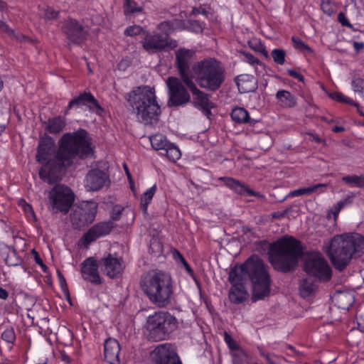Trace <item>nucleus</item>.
Returning a JSON list of instances; mask_svg holds the SVG:
<instances>
[{
  "instance_id": "1",
  "label": "nucleus",
  "mask_w": 364,
  "mask_h": 364,
  "mask_svg": "<svg viewBox=\"0 0 364 364\" xmlns=\"http://www.w3.org/2000/svg\"><path fill=\"white\" fill-rule=\"evenodd\" d=\"M93 152L92 139L82 129L62 136L59 150L53 159L50 157L55 153L54 142L50 137L42 138L36 158L39 163L48 161L40 169L39 176L46 183H55L60 181L65 167L71 165L77 157L84 159L92 156Z\"/></svg>"
},
{
  "instance_id": "2",
  "label": "nucleus",
  "mask_w": 364,
  "mask_h": 364,
  "mask_svg": "<svg viewBox=\"0 0 364 364\" xmlns=\"http://www.w3.org/2000/svg\"><path fill=\"white\" fill-rule=\"evenodd\" d=\"M238 277L245 282H251L253 301L262 299L269 294L271 278L268 266L258 256L252 255L244 264L231 269L230 279L235 281L238 279Z\"/></svg>"
},
{
  "instance_id": "3",
  "label": "nucleus",
  "mask_w": 364,
  "mask_h": 364,
  "mask_svg": "<svg viewBox=\"0 0 364 364\" xmlns=\"http://www.w3.org/2000/svg\"><path fill=\"white\" fill-rule=\"evenodd\" d=\"M326 254L333 267L343 271L351 259L364 255V236L357 232L335 235L326 246Z\"/></svg>"
},
{
  "instance_id": "4",
  "label": "nucleus",
  "mask_w": 364,
  "mask_h": 364,
  "mask_svg": "<svg viewBox=\"0 0 364 364\" xmlns=\"http://www.w3.org/2000/svg\"><path fill=\"white\" fill-rule=\"evenodd\" d=\"M127 101L139 122L146 126H154L159 122L161 111L154 87H138L129 94Z\"/></svg>"
},
{
  "instance_id": "5",
  "label": "nucleus",
  "mask_w": 364,
  "mask_h": 364,
  "mask_svg": "<svg viewBox=\"0 0 364 364\" xmlns=\"http://www.w3.org/2000/svg\"><path fill=\"white\" fill-rule=\"evenodd\" d=\"M302 255L301 242L292 237H283L272 243L268 251L269 261L274 269L283 273L294 269Z\"/></svg>"
},
{
  "instance_id": "6",
  "label": "nucleus",
  "mask_w": 364,
  "mask_h": 364,
  "mask_svg": "<svg viewBox=\"0 0 364 364\" xmlns=\"http://www.w3.org/2000/svg\"><path fill=\"white\" fill-rule=\"evenodd\" d=\"M140 287L155 306L164 308L171 304L173 290L169 274L160 270H151L141 277Z\"/></svg>"
},
{
  "instance_id": "7",
  "label": "nucleus",
  "mask_w": 364,
  "mask_h": 364,
  "mask_svg": "<svg viewBox=\"0 0 364 364\" xmlns=\"http://www.w3.org/2000/svg\"><path fill=\"white\" fill-rule=\"evenodd\" d=\"M195 80L200 87L215 92L220 89L225 79V71L215 58L198 61L192 67Z\"/></svg>"
},
{
  "instance_id": "8",
  "label": "nucleus",
  "mask_w": 364,
  "mask_h": 364,
  "mask_svg": "<svg viewBox=\"0 0 364 364\" xmlns=\"http://www.w3.org/2000/svg\"><path fill=\"white\" fill-rule=\"evenodd\" d=\"M178 327L175 316L167 311H158L148 316L144 326V334L151 341L166 339Z\"/></svg>"
},
{
  "instance_id": "9",
  "label": "nucleus",
  "mask_w": 364,
  "mask_h": 364,
  "mask_svg": "<svg viewBox=\"0 0 364 364\" xmlns=\"http://www.w3.org/2000/svg\"><path fill=\"white\" fill-rule=\"evenodd\" d=\"M97 204L94 201H84L74 206L70 214V220L74 229L82 230L95 218Z\"/></svg>"
},
{
  "instance_id": "10",
  "label": "nucleus",
  "mask_w": 364,
  "mask_h": 364,
  "mask_svg": "<svg viewBox=\"0 0 364 364\" xmlns=\"http://www.w3.org/2000/svg\"><path fill=\"white\" fill-rule=\"evenodd\" d=\"M166 82L168 89V107L182 106L190 102L191 95L181 78L168 77Z\"/></svg>"
},
{
  "instance_id": "11",
  "label": "nucleus",
  "mask_w": 364,
  "mask_h": 364,
  "mask_svg": "<svg viewBox=\"0 0 364 364\" xmlns=\"http://www.w3.org/2000/svg\"><path fill=\"white\" fill-rule=\"evenodd\" d=\"M304 269L309 275L328 281L331 279V268L327 262L317 253L311 254L305 259Z\"/></svg>"
},
{
  "instance_id": "12",
  "label": "nucleus",
  "mask_w": 364,
  "mask_h": 364,
  "mask_svg": "<svg viewBox=\"0 0 364 364\" xmlns=\"http://www.w3.org/2000/svg\"><path fill=\"white\" fill-rule=\"evenodd\" d=\"M60 23V31L69 41V47L72 44H81L87 39V31L76 19L68 18Z\"/></svg>"
},
{
  "instance_id": "13",
  "label": "nucleus",
  "mask_w": 364,
  "mask_h": 364,
  "mask_svg": "<svg viewBox=\"0 0 364 364\" xmlns=\"http://www.w3.org/2000/svg\"><path fill=\"white\" fill-rule=\"evenodd\" d=\"M52 199V210L67 213L74 202V194L70 188L58 185L50 193Z\"/></svg>"
},
{
  "instance_id": "14",
  "label": "nucleus",
  "mask_w": 364,
  "mask_h": 364,
  "mask_svg": "<svg viewBox=\"0 0 364 364\" xmlns=\"http://www.w3.org/2000/svg\"><path fill=\"white\" fill-rule=\"evenodd\" d=\"M177 42L161 34H147L142 41L144 49L149 53L168 51L177 47Z\"/></svg>"
},
{
  "instance_id": "15",
  "label": "nucleus",
  "mask_w": 364,
  "mask_h": 364,
  "mask_svg": "<svg viewBox=\"0 0 364 364\" xmlns=\"http://www.w3.org/2000/svg\"><path fill=\"white\" fill-rule=\"evenodd\" d=\"M82 106H85L90 112H95L97 114H101L103 112V109L94 95L90 92L85 91L69 102L64 114H68L73 107L79 108Z\"/></svg>"
},
{
  "instance_id": "16",
  "label": "nucleus",
  "mask_w": 364,
  "mask_h": 364,
  "mask_svg": "<svg viewBox=\"0 0 364 364\" xmlns=\"http://www.w3.org/2000/svg\"><path fill=\"white\" fill-rule=\"evenodd\" d=\"M152 353L155 364H182L175 348L170 343L159 345Z\"/></svg>"
},
{
  "instance_id": "17",
  "label": "nucleus",
  "mask_w": 364,
  "mask_h": 364,
  "mask_svg": "<svg viewBox=\"0 0 364 364\" xmlns=\"http://www.w3.org/2000/svg\"><path fill=\"white\" fill-rule=\"evenodd\" d=\"M194 55L192 50L180 48L176 52V67L178 70L179 76L184 84L188 80H193L189 75L191 59Z\"/></svg>"
},
{
  "instance_id": "18",
  "label": "nucleus",
  "mask_w": 364,
  "mask_h": 364,
  "mask_svg": "<svg viewBox=\"0 0 364 364\" xmlns=\"http://www.w3.org/2000/svg\"><path fill=\"white\" fill-rule=\"evenodd\" d=\"M99 264L101 270L112 279L119 277L124 268L122 259L114 257L111 254L102 258L99 261Z\"/></svg>"
},
{
  "instance_id": "19",
  "label": "nucleus",
  "mask_w": 364,
  "mask_h": 364,
  "mask_svg": "<svg viewBox=\"0 0 364 364\" xmlns=\"http://www.w3.org/2000/svg\"><path fill=\"white\" fill-rule=\"evenodd\" d=\"M185 85L194 96L195 106L202 109L205 114H209L213 107V103L210 101V95L198 89L193 80H188Z\"/></svg>"
},
{
  "instance_id": "20",
  "label": "nucleus",
  "mask_w": 364,
  "mask_h": 364,
  "mask_svg": "<svg viewBox=\"0 0 364 364\" xmlns=\"http://www.w3.org/2000/svg\"><path fill=\"white\" fill-rule=\"evenodd\" d=\"M99 262L94 257H88L81 264V274L82 278L92 284H102V279L98 272Z\"/></svg>"
},
{
  "instance_id": "21",
  "label": "nucleus",
  "mask_w": 364,
  "mask_h": 364,
  "mask_svg": "<svg viewBox=\"0 0 364 364\" xmlns=\"http://www.w3.org/2000/svg\"><path fill=\"white\" fill-rule=\"evenodd\" d=\"M113 228L114 223L112 221L99 223L95 225L83 235L82 240L84 246L87 247L97 238L108 235Z\"/></svg>"
},
{
  "instance_id": "22",
  "label": "nucleus",
  "mask_w": 364,
  "mask_h": 364,
  "mask_svg": "<svg viewBox=\"0 0 364 364\" xmlns=\"http://www.w3.org/2000/svg\"><path fill=\"white\" fill-rule=\"evenodd\" d=\"M108 180L107 174L100 169L90 170L85 177V188L89 191H97L101 189Z\"/></svg>"
},
{
  "instance_id": "23",
  "label": "nucleus",
  "mask_w": 364,
  "mask_h": 364,
  "mask_svg": "<svg viewBox=\"0 0 364 364\" xmlns=\"http://www.w3.org/2000/svg\"><path fill=\"white\" fill-rule=\"evenodd\" d=\"M240 279V277H238ZM229 282L232 284V287L229 291V299L234 304H240L247 299L248 293L244 287L245 282L244 279H237L232 281L228 277Z\"/></svg>"
},
{
  "instance_id": "24",
  "label": "nucleus",
  "mask_w": 364,
  "mask_h": 364,
  "mask_svg": "<svg viewBox=\"0 0 364 364\" xmlns=\"http://www.w3.org/2000/svg\"><path fill=\"white\" fill-rule=\"evenodd\" d=\"M120 346L118 341L112 338L107 339L104 344L105 359L109 364H119Z\"/></svg>"
},
{
  "instance_id": "25",
  "label": "nucleus",
  "mask_w": 364,
  "mask_h": 364,
  "mask_svg": "<svg viewBox=\"0 0 364 364\" xmlns=\"http://www.w3.org/2000/svg\"><path fill=\"white\" fill-rule=\"evenodd\" d=\"M236 83L241 92H250L257 88L255 78L250 75H241L237 76Z\"/></svg>"
},
{
  "instance_id": "26",
  "label": "nucleus",
  "mask_w": 364,
  "mask_h": 364,
  "mask_svg": "<svg viewBox=\"0 0 364 364\" xmlns=\"http://www.w3.org/2000/svg\"><path fill=\"white\" fill-rule=\"evenodd\" d=\"M277 104L283 108H291L296 106L295 97L289 91L280 90L276 94Z\"/></svg>"
},
{
  "instance_id": "27",
  "label": "nucleus",
  "mask_w": 364,
  "mask_h": 364,
  "mask_svg": "<svg viewBox=\"0 0 364 364\" xmlns=\"http://www.w3.org/2000/svg\"><path fill=\"white\" fill-rule=\"evenodd\" d=\"M317 289V280L314 277H307L301 281L299 292L303 298H307L313 294Z\"/></svg>"
},
{
  "instance_id": "28",
  "label": "nucleus",
  "mask_w": 364,
  "mask_h": 364,
  "mask_svg": "<svg viewBox=\"0 0 364 364\" xmlns=\"http://www.w3.org/2000/svg\"><path fill=\"white\" fill-rule=\"evenodd\" d=\"M225 184L241 195L256 196V193L250 189L245 183H242L232 178H223Z\"/></svg>"
},
{
  "instance_id": "29",
  "label": "nucleus",
  "mask_w": 364,
  "mask_h": 364,
  "mask_svg": "<svg viewBox=\"0 0 364 364\" xmlns=\"http://www.w3.org/2000/svg\"><path fill=\"white\" fill-rule=\"evenodd\" d=\"M232 119L239 124H252L253 120L249 116L247 111L243 107H235L231 112Z\"/></svg>"
},
{
  "instance_id": "30",
  "label": "nucleus",
  "mask_w": 364,
  "mask_h": 364,
  "mask_svg": "<svg viewBox=\"0 0 364 364\" xmlns=\"http://www.w3.org/2000/svg\"><path fill=\"white\" fill-rule=\"evenodd\" d=\"M355 197V193H350L348 194L345 198L338 201L333 208L328 213L327 218H331V215L333 216L334 220H336L339 212L341 209L348 205H350L353 203V198Z\"/></svg>"
},
{
  "instance_id": "31",
  "label": "nucleus",
  "mask_w": 364,
  "mask_h": 364,
  "mask_svg": "<svg viewBox=\"0 0 364 364\" xmlns=\"http://www.w3.org/2000/svg\"><path fill=\"white\" fill-rule=\"evenodd\" d=\"M65 124V119L58 116L48 119L46 129L50 134H58L63 129Z\"/></svg>"
},
{
  "instance_id": "32",
  "label": "nucleus",
  "mask_w": 364,
  "mask_h": 364,
  "mask_svg": "<svg viewBox=\"0 0 364 364\" xmlns=\"http://www.w3.org/2000/svg\"><path fill=\"white\" fill-rule=\"evenodd\" d=\"M151 146L155 150L164 151L166 148L168 146L170 142L166 139V137L161 134H156L149 137Z\"/></svg>"
},
{
  "instance_id": "33",
  "label": "nucleus",
  "mask_w": 364,
  "mask_h": 364,
  "mask_svg": "<svg viewBox=\"0 0 364 364\" xmlns=\"http://www.w3.org/2000/svg\"><path fill=\"white\" fill-rule=\"evenodd\" d=\"M341 180L351 187L364 188V175H347L343 176Z\"/></svg>"
},
{
  "instance_id": "34",
  "label": "nucleus",
  "mask_w": 364,
  "mask_h": 364,
  "mask_svg": "<svg viewBox=\"0 0 364 364\" xmlns=\"http://www.w3.org/2000/svg\"><path fill=\"white\" fill-rule=\"evenodd\" d=\"M156 187L153 186L148 189L141 197V208L144 213H146L148 205L151 201L153 196L156 192Z\"/></svg>"
},
{
  "instance_id": "35",
  "label": "nucleus",
  "mask_w": 364,
  "mask_h": 364,
  "mask_svg": "<svg viewBox=\"0 0 364 364\" xmlns=\"http://www.w3.org/2000/svg\"><path fill=\"white\" fill-rule=\"evenodd\" d=\"M162 155L166 156L170 161H176L181 157V152L178 148L173 144L170 143L166 148Z\"/></svg>"
},
{
  "instance_id": "36",
  "label": "nucleus",
  "mask_w": 364,
  "mask_h": 364,
  "mask_svg": "<svg viewBox=\"0 0 364 364\" xmlns=\"http://www.w3.org/2000/svg\"><path fill=\"white\" fill-rule=\"evenodd\" d=\"M335 296L339 308L348 309L353 303V298L349 294L338 293Z\"/></svg>"
},
{
  "instance_id": "37",
  "label": "nucleus",
  "mask_w": 364,
  "mask_h": 364,
  "mask_svg": "<svg viewBox=\"0 0 364 364\" xmlns=\"http://www.w3.org/2000/svg\"><path fill=\"white\" fill-rule=\"evenodd\" d=\"M179 23L180 22L177 20L164 21L158 26V28L164 33V34H163L164 36L168 37V34L175 30L179 26Z\"/></svg>"
},
{
  "instance_id": "38",
  "label": "nucleus",
  "mask_w": 364,
  "mask_h": 364,
  "mask_svg": "<svg viewBox=\"0 0 364 364\" xmlns=\"http://www.w3.org/2000/svg\"><path fill=\"white\" fill-rule=\"evenodd\" d=\"M124 11L126 16L133 15L140 13L142 8L139 6L135 1L131 0H124Z\"/></svg>"
},
{
  "instance_id": "39",
  "label": "nucleus",
  "mask_w": 364,
  "mask_h": 364,
  "mask_svg": "<svg viewBox=\"0 0 364 364\" xmlns=\"http://www.w3.org/2000/svg\"><path fill=\"white\" fill-rule=\"evenodd\" d=\"M233 364H250V358L244 350H237L232 352Z\"/></svg>"
},
{
  "instance_id": "40",
  "label": "nucleus",
  "mask_w": 364,
  "mask_h": 364,
  "mask_svg": "<svg viewBox=\"0 0 364 364\" xmlns=\"http://www.w3.org/2000/svg\"><path fill=\"white\" fill-rule=\"evenodd\" d=\"M5 262L9 266H18L21 264L22 259L18 255L17 252L13 249L8 253Z\"/></svg>"
},
{
  "instance_id": "41",
  "label": "nucleus",
  "mask_w": 364,
  "mask_h": 364,
  "mask_svg": "<svg viewBox=\"0 0 364 364\" xmlns=\"http://www.w3.org/2000/svg\"><path fill=\"white\" fill-rule=\"evenodd\" d=\"M150 253L154 256H159L163 252V245L158 238H152L149 245Z\"/></svg>"
},
{
  "instance_id": "42",
  "label": "nucleus",
  "mask_w": 364,
  "mask_h": 364,
  "mask_svg": "<svg viewBox=\"0 0 364 364\" xmlns=\"http://www.w3.org/2000/svg\"><path fill=\"white\" fill-rule=\"evenodd\" d=\"M285 55L286 53L282 49L275 48L272 51V57L274 61L279 65H283L284 63Z\"/></svg>"
},
{
  "instance_id": "43",
  "label": "nucleus",
  "mask_w": 364,
  "mask_h": 364,
  "mask_svg": "<svg viewBox=\"0 0 364 364\" xmlns=\"http://www.w3.org/2000/svg\"><path fill=\"white\" fill-rule=\"evenodd\" d=\"M291 41L296 49L299 50H307L309 52L312 51L311 48L308 45L305 44L304 42L298 37L292 36Z\"/></svg>"
},
{
  "instance_id": "44",
  "label": "nucleus",
  "mask_w": 364,
  "mask_h": 364,
  "mask_svg": "<svg viewBox=\"0 0 364 364\" xmlns=\"http://www.w3.org/2000/svg\"><path fill=\"white\" fill-rule=\"evenodd\" d=\"M355 92H359L364 97V79L355 78L351 82Z\"/></svg>"
},
{
  "instance_id": "45",
  "label": "nucleus",
  "mask_w": 364,
  "mask_h": 364,
  "mask_svg": "<svg viewBox=\"0 0 364 364\" xmlns=\"http://www.w3.org/2000/svg\"><path fill=\"white\" fill-rule=\"evenodd\" d=\"M59 11L50 7H48L44 11V18L46 21H55L59 18Z\"/></svg>"
},
{
  "instance_id": "46",
  "label": "nucleus",
  "mask_w": 364,
  "mask_h": 364,
  "mask_svg": "<svg viewBox=\"0 0 364 364\" xmlns=\"http://www.w3.org/2000/svg\"><path fill=\"white\" fill-rule=\"evenodd\" d=\"M1 338L8 343H13L16 339V335L14 329H6L1 334Z\"/></svg>"
},
{
  "instance_id": "47",
  "label": "nucleus",
  "mask_w": 364,
  "mask_h": 364,
  "mask_svg": "<svg viewBox=\"0 0 364 364\" xmlns=\"http://www.w3.org/2000/svg\"><path fill=\"white\" fill-rule=\"evenodd\" d=\"M204 27L205 24L200 23L198 21L190 20L188 21V28L196 33L202 32L204 29Z\"/></svg>"
},
{
  "instance_id": "48",
  "label": "nucleus",
  "mask_w": 364,
  "mask_h": 364,
  "mask_svg": "<svg viewBox=\"0 0 364 364\" xmlns=\"http://www.w3.org/2000/svg\"><path fill=\"white\" fill-rule=\"evenodd\" d=\"M225 341L228 345L230 349L232 350V353L237 351V350H242L239 348L237 342L227 333H225Z\"/></svg>"
},
{
  "instance_id": "49",
  "label": "nucleus",
  "mask_w": 364,
  "mask_h": 364,
  "mask_svg": "<svg viewBox=\"0 0 364 364\" xmlns=\"http://www.w3.org/2000/svg\"><path fill=\"white\" fill-rule=\"evenodd\" d=\"M142 28L139 26H132L124 31V34L129 36H134L141 33Z\"/></svg>"
},
{
  "instance_id": "50",
  "label": "nucleus",
  "mask_w": 364,
  "mask_h": 364,
  "mask_svg": "<svg viewBox=\"0 0 364 364\" xmlns=\"http://www.w3.org/2000/svg\"><path fill=\"white\" fill-rule=\"evenodd\" d=\"M331 97L333 100H336L338 102H346V103H348V104L353 105V101L351 100H350L349 98L343 96L341 93H339V92L332 93L331 95ZM354 105H357L354 104Z\"/></svg>"
},
{
  "instance_id": "51",
  "label": "nucleus",
  "mask_w": 364,
  "mask_h": 364,
  "mask_svg": "<svg viewBox=\"0 0 364 364\" xmlns=\"http://www.w3.org/2000/svg\"><path fill=\"white\" fill-rule=\"evenodd\" d=\"M321 8L328 15H331L333 12V6L329 0H323L321 4Z\"/></svg>"
},
{
  "instance_id": "52",
  "label": "nucleus",
  "mask_w": 364,
  "mask_h": 364,
  "mask_svg": "<svg viewBox=\"0 0 364 364\" xmlns=\"http://www.w3.org/2000/svg\"><path fill=\"white\" fill-rule=\"evenodd\" d=\"M303 195H310L309 187L301 188L294 190L293 191H291L289 193V196H291V197L300 196H303Z\"/></svg>"
},
{
  "instance_id": "53",
  "label": "nucleus",
  "mask_w": 364,
  "mask_h": 364,
  "mask_svg": "<svg viewBox=\"0 0 364 364\" xmlns=\"http://www.w3.org/2000/svg\"><path fill=\"white\" fill-rule=\"evenodd\" d=\"M244 59L250 64H258L259 60L255 58L252 53L248 52H242Z\"/></svg>"
},
{
  "instance_id": "54",
  "label": "nucleus",
  "mask_w": 364,
  "mask_h": 364,
  "mask_svg": "<svg viewBox=\"0 0 364 364\" xmlns=\"http://www.w3.org/2000/svg\"><path fill=\"white\" fill-rule=\"evenodd\" d=\"M327 184L326 183H318L312 186H309V192L310 194L314 192H318L322 193L324 191L323 188H326Z\"/></svg>"
},
{
  "instance_id": "55",
  "label": "nucleus",
  "mask_w": 364,
  "mask_h": 364,
  "mask_svg": "<svg viewBox=\"0 0 364 364\" xmlns=\"http://www.w3.org/2000/svg\"><path fill=\"white\" fill-rule=\"evenodd\" d=\"M31 253L34 256V259H35L36 262L42 267V269H43V270L44 272H46L47 267H46V264H44L42 259L41 258V257L39 255V254L34 249L32 250Z\"/></svg>"
},
{
  "instance_id": "56",
  "label": "nucleus",
  "mask_w": 364,
  "mask_h": 364,
  "mask_svg": "<svg viewBox=\"0 0 364 364\" xmlns=\"http://www.w3.org/2000/svg\"><path fill=\"white\" fill-rule=\"evenodd\" d=\"M338 21L343 25V26H348V27H350L351 28L352 27V25L349 23V21H348V19L346 18L345 14L342 12H340L338 14Z\"/></svg>"
},
{
  "instance_id": "57",
  "label": "nucleus",
  "mask_w": 364,
  "mask_h": 364,
  "mask_svg": "<svg viewBox=\"0 0 364 364\" xmlns=\"http://www.w3.org/2000/svg\"><path fill=\"white\" fill-rule=\"evenodd\" d=\"M287 73L289 74V76L296 78L301 82H304V76L300 73H297L296 71H295L294 70L289 69L287 70Z\"/></svg>"
},
{
  "instance_id": "58",
  "label": "nucleus",
  "mask_w": 364,
  "mask_h": 364,
  "mask_svg": "<svg viewBox=\"0 0 364 364\" xmlns=\"http://www.w3.org/2000/svg\"><path fill=\"white\" fill-rule=\"evenodd\" d=\"M177 255L178 257H180V261L183 263V264L184 265L186 271L188 272V273H191V274H193V270L191 269V267H190V265L188 264V262H186V260L184 259V257H183V255L179 252H177Z\"/></svg>"
},
{
  "instance_id": "59",
  "label": "nucleus",
  "mask_w": 364,
  "mask_h": 364,
  "mask_svg": "<svg viewBox=\"0 0 364 364\" xmlns=\"http://www.w3.org/2000/svg\"><path fill=\"white\" fill-rule=\"evenodd\" d=\"M21 203H22V205L23 206V210L26 213H31L33 215H34V213L33 211L32 207L26 203L23 200H21Z\"/></svg>"
},
{
  "instance_id": "60",
  "label": "nucleus",
  "mask_w": 364,
  "mask_h": 364,
  "mask_svg": "<svg viewBox=\"0 0 364 364\" xmlns=\"http://www.w3.org/2000/svg\"><path fill=\"white\" fill-rule=\"evenodd\" d=\"M353 48L355 49V50L358 53L360 52L362 49L364 48V43L363 42H357V41H354L353 42Z\"/></svg>"
},
{
  "instance_id": "61",
  "label": "nucleus",
  "mask_w": 364,
  "mask_h": 364,
  "mask_svg": "<svg viewBox=\"0 0 364 364\" xmlns=\"http://www.w3.org/2000/svg\"><path fill=\"white\" fill-rule=\"evenodd\" d=\"M0 30L4 32H10L9 27L4 21L0 20Z\"/></svg>"
},
{
  "instance_id": "62",
  "label": "nucleus",
  "mask_w": 364,
  "mask_h": 364,
  "mask_svg": "<svg viewBox=\"0 0 364 364\" xmlns=\"http://www.w3.org/2000/svg\"><path fill=\"white\" fill-rule=\"evenodd\" d=\"M8 296V291L5 289L0 287V299H6Z\"/></svg>"
},
{
  "instance_id": "63",
  "label": "nucleus",
  "mask_w": 364,
  "mask_h": 364,
  "mask_svg": "<svg viewBox=\"0 0 364 364\" xmlns=\"http://www.w3.org/2000/svg\"><path fill=\"white\" fill-rule=\"evenodd\" d=\"M16 39L20 42L31 41L30 38L23 34H18L16 36Z\"/></svg>"
},
{
  "instance_id": "64",
  "label": "nucleus",
  "mask_w": 364,
  "mask_h": 364,
  "mask_svg": "<svg viewBox=\"0 0 364 364\" xmlns=\"http://www.w3.org/2000/svg\"><path fill=\"white\" fill-rule=\"evenodd\" d=\"M309 135L312 138V140L316 143H321L323 141V140L316 134H309Z\"/></svg>"
}]
</instances>
